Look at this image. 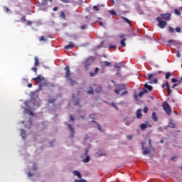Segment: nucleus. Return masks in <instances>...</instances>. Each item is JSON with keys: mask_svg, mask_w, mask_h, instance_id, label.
<instances>
[{"mask_svg": "<svg viewBox=\"0 0 182 182\" xmlns=\"http://www.w3.org/2000/svg\"><path fill=\"white\" fill-rule=\"evenodd\" d=\"M171 75V73H167L166 74V79H170Z\"/></svg>", "mask_w": 182, "mask_h": 182, "instance_id": "obj_34", "label": "nucleus"}, {"mask_svg": "<svg viewBox=\"0 0 182 182\" xmlns=\"http://www.w3.org/2000/svg\"><path fill=\"white\" fill-rule=\"evenodd\" d=\"M144 88L148 89V90H150V91L153 90V87L151 85H149V84L147 83L144 84Z\"/></svg>", "mask_w": 182, "mask_h": 182, "instance_id": "obj_16", "label": "nucleus"}, {"mask_svg": "<svg viewBox=\"0 0 182 182\" xmlns=\"http://www.w3.org/2000/svg\"><path fill=\"white\" fill-rule=\"evenodd\" d=\"M92 65V59L88 58L85 62V68L89 69V66Z\"/></svg>", "mask_w": 182, "mask_h": 182, "instance_id": "obj_11", "label": "nucleus"}, {"mask_svg": "<svg viewBox=\"0 0 182 182\" xmlns=\"http://www.w3.org/2000/svg\"><path fill=\"white\" fill-rule=\"evenodd\" d=\"M55 100H56V99H55V98L50 99L48 100V105L50 103H51V105H53V103L55 102Z\"/></svg>", "mask_w": 182, "mask_h": 182, "instance_id": "obj_25", "label": "nucleus"}, {"mask_svg": "<svg viewBox=\"0 0 182 182\" xmlns=\"http://www.w3.org/2000/svg\"><path fill=\"white\" fill-rule=\"evenodd\" d=\"M152 119L154 122H157V120H159V117H157V114H156V112L152 113Z\"/></svg>", "mask_w": 182, "mask_h": 182, "instance_id": "obj_18", "label": "nucleus"}, {"mask_svg": "<svg viewBox=\"0 0 182 182\" xmlns=\"http://www.w3.org/2000/svg\"><path fill=\"white\" fill-rule=\"evenodd\" d=\"M28 177H33V174L31 173V172L28 173Z\"/></svg>", "mask_w": 182, "mask_h": 182, "instance_id": "obj_53", "label": "nucleus"}, {"mask_svg": "<svg viewBox=\"0 0 182 182\" xmlns=\"http://www.w3.org/2000/svg\"><path fill=\"white\" fill-rule=\"evenodd\" d=\"M166 86L168 92H170V85H168V83L167 82H166Z\"/></svg>", "mask_w": 182, "mask_h": 182, "instance_id": "obj_36", "label": "nucleus"}, {"mask_svg": "<svg viewBox=\"0 0 182 182\" xmlns=\"http://www.w3.org/2000/svg\"><path fill=\"white\" fill-rule=\"evenodd\" d=\"M114 92L117 95H120L121 96L129 94V92L126 90V85L124 84H120L118 86V89H116Z\"/></svg>", "mask_w": 182, "mask_h": 182, "instance_id": "obj_3", "label": "nucleus"}, {"mask_svg": "<svg viewBox=\"0 0 182 182\" xmlns=\"http://www.w3.org/2000/svg\"><path fill=\"white\" fill-rule=\"evenodd\" d=\"M141 112H142L141 108H139V109H137L136 111L137 119H141V117H143V114H141Z\"/></svg>", "mask_w": 182, "mask_h": 182, "instance_id": "obj_12", "label": "nucleus"}, {"mask_svg": "<svg viewBox=\"0 0 182 182\" xmlns=\"http://www.w3.org/2000/svg\"><path fill=\"white\" fill-rule=\"evenodd\" d=\"M73 176L78 177V178H82V174L80 173V172H79L77 171H73Z\"/></svg>", "mask_w": 182, "mask_h": 182, "instance_id": "obj_14", "label": "nucleus"}, {"mask_svg": "<svg viewBox=\"0 0 182 182\" xmlns=\"http://www.w3.org/2000/svg\"><path fill=\"white\" fill-rule=\"evenodd\" d=\"M87 95H93V88L91 87L90 90L87 91Z\"/></svg>", "mask_w": 182, "mask_h": 182, "instance_id": "obj_27", "label": "nucleus"}, {"mask_svg": "<svg viewBox=\"0 0 182 182\" xmlns=\"http://www.w3.org/2000/svg\"><path fill=\"white\" fill-rule=\"evenodd\" d=\"M147 112H149V108H147V107H145L144 108V113H147Z\"/></svg>", "mask_w": 182, "mask_h": 182, "instance_id": "obj_42", "label": "nucleus"}, {"mask_svg": "<svg viewBox=\"0 0 182 182\" xmlns=\"http://www.w3.org/2000/svg\"><path fill=\"white\" fill-rule=\"evenodd\" d=\"M33 80H35L37 85H38L39 90H42V87L46 86V81L45 80V77L42 75H38L36 78H33Z\"/></svg>", "mask_w": 182, "mask_h": 182, "instance_id": "obj_2", "label": "nucleus"}, {"mask_svg": "<svg viewBox=\"0 0 182 182\" xmlns=\"http://www.w3.org/2000/svg\"><path fill=\"white\" fill-rule=\"evenodd\" d=\"M31 70H33V72H34V73H38V68H36V67H33L31 68Z\"/></svg>", "mask_w": 182, "mask_h": 182, "instance_id": "obj_29", "label": "nucleus"}, {"mask_svg": "<svg viewBox=\"0 0 182 182\" xmlns=\"http://www.w3.org/2000/svg\"><path fill=\"white\" fill-rule=\"evenodd\" d=\"M156 21L159 22L158 26L161 28V29H164V28L167 26V22L165 21H163L161 18L158 17L156 18Z\"/></svg>", "mask_w": 182, "mask_h": 182, "instance_id": "obj_5", "label": "nucleus"}, {"mask_svg": "<svg viewBox=\"0 0 182 182\" xmlns=\"http://www.w3.org/2000/svg\"><path fill=\"white\" fill-rule=\"evenodd\" d=\"M91 123H95V124H97V126L98 130H100V132H103V131L102 130V127L100 126V124H97V123L96 122V121L92 120V121L91 122Z\"/></svg>", "mask_w": 182, "mask_h": 182, "instance_id": "obj_19", "label": "nucleus"}, {"mask_svg": "<svg viewBox=\"0 0 182 182\" xmlns=\"http://www.w3.org/2000/svg\"><path fill=\"white\" fill-rule=\"evenodd\" d=\"M140 127L141 130H146L147 129V124H141Z\"/></svg>", "mask_w": 182, "mask_h": 182, "instance_id": "obj_21", "label": "nucleus"}, {"mask_svg": "<svg viewBox=\"0 0 182 182\" xmlns=\"http://www.w3.org/2000/svg\"><path fill=\"white\" fill-rule=\"evenodd\" d=\"M109 12L111 14V15H116V11H109Z\"/></svg>", "mask_w": 182, "mask_h": 182, "instance_id": "obj_46", "label": "nucleus"}, {"mask_svg": "<svg viewBox=\"0 0 182 182\" xmlns=\"http://www.w3.org/2000/svg\"><path fill=\"white\" fill-rule=\"evenodd\" d=\"M97 73H99V68H96L94 72L90 73V75L91 77H94V76H96Z\"/></svg>", "mask_w": 182, "mask_h": 182, "instance_id": "obj_13", "label": "nucleus"}, {"mask_svg": "<svg viewBox=\"0 0 182 182\" xmlns=\"http://www.w3.org/2000/svg\"><path fill=\"white\" fill-rule=\"evenodd\" d=\"M25 105L28 109H35V107H39V106H41V100H39V97L35 94L31 97L30 101L25 102Z\"/></svg>", "mask_w": 182, "mask_h": 182, "instance_id": "obj_1", "label": "nucleus"}, {"mask_svg": "<svg viewBox=\"0 0 182 182\" xmlns=\"http://www.w3.org/2000/svg\"><path fill=\"white\" fill-rule=\"evenodd\" d=\"M90 117L91 118V119H95V117H93V115H90Z\"/></svg>", "mask_w": 182, "mask_h": 182, "instance_id": "obj_64", "label": "nucleus"}, {"mask_svg": "<svg viewBox=\"0 0 182 182\" xmlns=\"http://www.w3.org/2000/svg\"><path fill=\"white\" fill-rule=\"evenodd\" d=\"M70 119L72 122H75V118L73 117V116L70 115Z\"/></svg>", "mask_w": 182, "mask_h": 182, "instance_id": "obj_50", "label": "nucleus"}, {"mask_svg": "<svg viewBox=\"0 0 182 182\" xmlns=\"http://www.w3.org/2000/svg\"><path fill=\"white\" fill-rule=\"evenodd\" d=\"M145 93H147V90L144 89L142 91H141V92L139 93V97H142L143 95H144Z\"/></svg>", "mask_w": 182, "mask_h": 182, "instance_id": "obj_20", "label": "nucleus"}, {"mask_svg": "<svg viewBox=\"0 0 182 182\" xmlns=\"http://www.w3.org/2000/svg\"><path fill=\"white\" fill-rule=\"evenodd\" d=\"M4 11L6 12V14H8V12H9V8L5 6L4 7Z\"/></svg>", "mask_w": 182, "mask_h": 182, "instance_id": "obj_30", "label": "nucleus"}, {"mask_svg": "<svg viewBox=\"0 0 182 182\" xmlns=\"http://www.w3.org/2000/svg\"><path fill=\"white\" fill-rule=\"evenodd\" d=\"M142 149H143V154L144 156H146L147 154H150V148L146 147V143L143 142L141 144Z\"/></svg>", "mask_w": 182, "mask_h": 182, "instance_id": "obj_8", "label": "nucleus"}, {"mask_svg": "<svg viewBox=\"0 0 182 182\" xmlns=\"http://www.w3.org/2000/svg\"><path fill=\"white\" fill-rule=\"evenodd\" d=\"M158 130H159V132H163V128H162L161 127H159L158 128Z\"/></svg>", "mask_w": 182, "mask_h": 182, "instance_id": "obj_56", "label": "nucleus"}, {"mask_svg": "<svg viewBox=\"0 0 182 182\" xmlns=\"http://www.w3.org/2000/svg\"><path fill=\"white\" fill-rule=\"evenodd\" d=\"M176 56H177L178 58H181V53H180V50H178V51H177Z\"/></svg>", "mask_w": 182, "mask_h": 182, "instance_id": "obj_41", "label": "nucleus"}, {"mask_svg": "<svg viewBox=\"0 0 182 182\" xmlns=\"http://www.w3.org/2000/svg\"><path fill=\"white\" fill-rule=\"evenodd\" d=\"M93 11H96V12H99V7H97V6H94Z\"/></svg>", "mask_w": 182, "mask_h": 182, "instance_id": "obj_32", "label": "nucleus"}, {"mask_svg": "<svg viewBox=\"0 0 182 182\" xmlns=\"http://www.w3.org/2000/svg\"><path fill=\"white\" fill-rule=\"evenodd\" d=\"M96 155L97 156V157H102V156H103V154L97 153Z\"/></svg>", "mask_w": 182, "mask_h": 182, "instance_id": "obj_52", "label": "nucleus"}, {"mask_svg": "<svg viewBox=\"0 0 182 182\" xmlns=\"http://www.w3.org/2000/svg\"><path fill=\"white\" fill-rule=\"evenodd\" d=\"M119 38H121V39H123V38H124V34H122L121 36H119Z\"/></svg>", "mask_w": 182, "mask_h": 182, "instance_id": "obj_60", "label": "nucleus"}, {"mask_svg": "<svg viewBox=\"0 0 182 182\" xmlns=\"http://www.w3.org/2000/svg\"><path fill=\"white\" fill-rule=\"evenodd\" d=\"M68 127L70 132V136L71 137H75V128L73 127V126H72V124H68Z\"/></svg>", "mask_w": 182, "mask_h": 182, "instance_id": "obj_10", "label": "nucleus"}, {"mask_svg": "<svg viewBox=\"0 0 182 182\" xmlns=\"http://www.w3.org/2000/svg\"><path fill=\"white\" fill-rule=\"evenodd\" d=\"M162 107L164 110L166 112V113L168 114V116H170L171 114V108L170 107V105H168V103L164 102L162 105Z\"/></svg>", "mask_w": 182, "mask_h": 182, "instance_id": "obj_6", "label": "nucleus"}, {"mask_svg": "<svg viewBox=\"0 0 182 182\" xmlns=\"http://www.w3.org/2000/svg\"><path fill=\"white\" fill-rule=\"evenodd\" d=\"M175 14H176V15L180 16L181 13L180 12V10L176 9V10H175Z\"/></svg>", "mask_w": 182, "mask_h": 182, "instance_id": "obj_37", "label": "nucleus"}, {"mask_svg": "<svg viewBox=\"0 0 182 182\" xmlns=\"http://www.w3.org/2000/svg\"><path fill=\"white\" fill-rule=\"evenodd\" d=\"M60 17L63 18V19H65V13L63 11H61L60 13Z\"/></svg>", "mask_w": 182, "mask_h": 182, "instance_id": "obj_35", "label": "nucleus"}, {"mask_svg": "<svg viewBox=\"0 0 182 182\" xmlns=\"http://www.w3.org/2000/svg\"><path fill=\"white\" fill-rule=\"evenodd\" d=\"M40 42L46 41V38L44 36H41L39 38Z\"/></svg>", "mask_w": 182, "mask_h": 182, "instance_id": "obj_31", "label": "nucleus"}, {"mask_svg": "<svg viewBox=\"0 0 182 182\" xmlns=\"http://www.w3.org/2000/svg\"><path fill=\"white\" fill-rule=\"evenodd\" d=\"M86 28H87V25H82L81 26V29L84 30V29H86Z\"/></svg>", "mask_w": 182, "mask_h": 182, "instance_id": "obj_48", "label": "nucleus"}, {"mask_svg": "<svg viewBox=\"0 0 182 182\" xmlns=\"http://www.w3.org/2000/svg\"><path fill=\"white\" fill-rule=\"evenodd\" d=\"M149 149L151 147V139H149Z\"/></svg>", "mask_w": 182, "mask_h": 182, "instance_id": "obj_57", "label": "nucleus"}, {"mask_svg": "<svg viewBox=\"0 0 182 182\" xmlns=\"http://www.w3.org/2000/svg\"><path fill=\"white\" fill-rule=\"evenodd\" d=\"M161 16L165 21H171V14L170 13L161 14Z\"/></svg>", "mask_w": 182, "mask_h": 182, "instance_id": "obj_9", "label": "nucleus"}, {"mask_svg": "<svg viewBox=\"0 0 182 182\" xmlns=\"http://www.w3.org/2000/svg\"><path fill=\"white\" fill-rule=\"evenodd\" d=\"M156 76H157V73L149 74L148 75V77H149L150 84L157 83V79L154 78V77H156Z\"/></svg>", "mask_w": 182, "mask_h": 182, "instance_id": "obj_7", "label": "nucleus"}, {"mask_svg": "<svg viewBox=\"0 0 182 182\" xmlns=\"http://www.w3.org/2000/svg\"><path fill=\"white\" fill-rule=\"evenodd\" d=\"M53 11H58V7H54V8H53Z\"/></svg>", "mask_w": 182, "mask_h": 182, "instance_id": "obj_63", "label": "nucleus"}, {"mask_svg": "<svg viewBox=\"0 0 182 182\" xmlns=\"http://www.w3.org/2000/svg\"><path fill=\"white\" fill-rule=\"evenodd\" d=\"M169 127H171L172 129H174V127H176V124H169Z\"/></svg>", "mask_w": 182, "mask_h": 182, "instance_id": "obj_47", "label": "nucleus"}, {"mask_svg": "<svg viewBox=\"0 0 182 182\" xmlns=\"http://www.w3.org/2000/svg\"><path fill=\"white\" fill-rule=\"evenodd\" d=\"M175 29L178 33H180V32H181V28H180V27H176Z\"/></svg>", "mask_w": 182, "mask_h": 182, "instance_id": "obj_33", "label": "nucleus"}, {"mask_svg": "<svg viewBox=\"0 0 182 182\" xmlns=\"http://www.w3.org/2000/svg\"><path fill=\"white\" fill-rule=\"evenodd\" d=\"M26 22H27V25L28 26H31V25H32V21H26Z\"/></svg>", "mask_w": 182, "mask_h": 182, "instance_id": "obj_49", "label": "nucleus"}, {"mask_svg": "<svg viewBox=\"0 0 182 182\" xmlns=\"http://www.w3.org/2000/svg\"><path fill=\"white\" fill-rule=\"evenodd\" d=\"M171 82L172 83H176V82H177V80H176L175 78H172Z\"/></svg>", "mask_w": 182, "mask_h": 182, "instance_id": "obj_51", "label": "nucleus"}, {"mask_svg": "<svg viewBox=\"0 0 182 182\" xmlns=\"http://www.w3.org/2000/svg\"><path fill=\"white\" fill-rule=\"evenodd\" d=\"M168 43H171L174 42V40H168Z\"/></svg>", "mask_w": 182, "mask_h": 182, "instance_id": "obj_61", "label": "nucleus"}, {"mask_svg": "<svg viewBox=\"0 0 182 182\" xmlns=\"http://www.w3.org/2000/svg\"><path fill=\"white\" fill-rule=\"evenodd\" d=\"M27 86L28 87H32V83H28Z\"/></svg>", "mask_w": 182, "mask_h": 182, "instance_id": "obj_59", "label": "nucleus"}, {"mask_svg": "<svg viewBox=\"0 0 182 182\" xmlns=\"http://www.w3.org/2000/svg\"><path fill=\"white\" fill-rule=\"evenodd\" d=\"M116 48V46H109V49H114Z\"/></svg>", "mask_w": 182, "mask_h": 182, "instance_id": "obj_55", "label": "nucleus"}, {"mask_svg": "<svg viewBox=\"0 0 182 182\" xmlns=\"http://www.w3.org/2000/svg\"><path fill=\"white\" fill-rule=\"evenodd\" d=\"M79 182H87V181L85 179L78 180Z\"/></svg>", "mask_w": 182, "mask_h": 182, "instance_id": "obj_54", "label": "nucleus"}, {"mask_svg": "<svg viewBox=\"0 0 182 182\" xmlns=\"http://www.w3.org/2000/svg\"><path fill=\"white\" fill-rule=\"evenodd\" d=\"M121 45L122 46H123L124 48H126V39H122L121 41Z\"/></svg>", "mask_w": 182, "mask_h": 182, "instance_id": "obj_23", "label": "nucleus"}, {"mask_svg": "<svg viewBox=\"0 0 182 182\" xmlns=\"http://www.w3.org/2000/svg\"><path fill=\"white\" fill-rule=\"evenodd\" d=\"M34 66H39V58L38 57L34 58Z\"/></svg>", "mask_w": 182, "mask_h": 182, "instance_id": "obj_17", "label": "nucleus"}, {"mask_svg": "<svg viewBox=\"0 0 182 182\" xmlns=\"http://www.w3.org/2000/svg\"><path fill=\"white\" fill-rule=\"evenodd\" d=\"M65 70L66 72L65 77L66 79H68V80L70 82L71 86H74V85H76V82H75V80L70 78V68L69 66H66L65 68Z\"/></svg>", "mask_w": 182, "mask_h": 182, "instance_id": "obj_4", "label": "nucleus"}, {"mask_svg": "<svg viewBox=\"0 0 182 182\" xmlns=\"http://www.w3.org/2000/svg\"><path fill=\"white\" fill-rule=\"evenodd\" d=\"M176 86H178V84H174L173 85V89H174V87H176Z\"/></svg>", "mask_w": 182, "mask_h": 182, "instance_id": "obj_62", "label": "nucleus"}, {"mask_svg": "<svg viewBox=\"0 0 182 182\" xmlns=\"http://www.w3.org/2000/svg\"><path fill=\"white\" fill-rule=\"evenodd\" d=\"M61 2H63L64 4H69L70 1L69 0H61Z\"/></svg>", "mask_w": 182, "mask_h": 182, "instance_id": "obj_44", "label": "nucleus"}, {"mask_svg": "<svg viewBox=\"0 0 182 182\" xmlns=\"http://www.w3.org/2000/svg\"><path fill=\"white\" fill-rule=\"evenodd\" d=\"M168 31L170 33H174V28L173 27H168Z\"/></svg>", "mask_w": 182, "mask_h": 182, "instance_id": "obj_26", "label": "nucleus"}, {"mask_svg": "<svg viewBox=\"0 0 182 182\" xmlns=\"http://www.w3.org/2000/svg\"><path fill=\"white\" fill-rule=\"evenodd\" d=\"M110 105H111V106L114 107V109H116V110H119V107H117V106H116V104L114 102H112Z\"/></svg>", "mask_w": 182, "mask_h": 182, "instance_id": "obj_28", "label": "nucleus"}, {"mask_svg": "<svg viewBox=\"0 0 182 182\" xmlns=\"http://www.w3.org/2000/svg\"><path fill=\"white\" fill-rule=\"evenodd\" d=\"M21 21H23V22H26V16H23L22 17H21Z\"/></svg>", "mask_w": 182, "mask_h": 182, "instance_id": "obj_39", "label": "nucleus"}, {"mask_svg": "<svg viewBox=\"0 0 182 182\" xmlns=\"http://www.w3.org/2000/svg\"><path fill=\"white\" fill-rule=\"evenodd\" d=\"M32 170H38V166H36V164H33L32 166Z\"/></svg>", "mask_w": 182, "mask_h": 182, "instance_id": "obj_38", "label": "nucleus"}, {"mask_svg": "<svg viewBox=\"0 0 182 182\" xmlns=\"http://www.w3.org/2000/svg\"><path fill=\"white\" fill-rule=\"evenodd\" d=\"M73 46H75V44L72 42H70L69 44H68L67 46H65V49H67V50L72 49V48H73Z\"/></svg>", "mask_w": 182, "mask_h": 182, "instance_id": "obj_15", "label": "nucleus"}, {"mask_svg": "<svg viewBox=\"0 0 182 182\" xmlns=\"http://www.w3.org/2000/svg\"><path fill=\"white\" fill-rule=\"evenodd\" d=\"M83 163H89L90 161V156H87L85 159L82 160Z\"/></svg>", "mask_w": 182, "mask_h": 182, "instance_id": "obj_22", "label": "nucleus"}, {"mask_svg": "<svg viewBox=\"0 0 182 182\" xmlns=\"http://www.w3.org/2000/svg\"><path fill=\"white\" fill-rule=\"evenodd\" d=\"M105 65H106V66H110V65H112V64L110 63V62H108V61H105Z\"/></svg>", "mask_w": 182, "mask_h": 182, "instance_id": "obj_45", "label": "nucleus"}, {"mask_svg": "<svg viewBox=\"0 0 182 182\" xmlns=\"http://www.w3.org/2000/svg\"><path fill=\"white\" fill-rule=\"evenodd\" d=\"M99 25H100V26H103V22L99 21Z\"/></svg>", "mask_w": 182, "mask_h": 182, "instance_id": "obj_58", "label": "nucleus"}, {"mask_svg": "<svg viewBox=\"0 0 182 182\" xmlns=\"http://www.w3.org/2000/svg\"><path fill=\"white\" fill-rule=\"evenodd\" d=\"M125 124H126V126H130V124H132V121H127L125 122Z\"/></svg>", "mask_w": 182, "mask_h": 182, "instance_id": "obj_40", "label": "nucleus"}, {"mask_svg": "<svg viewBox=\"0 0 182 182\" xmlns=\"http://www.w3.org/2000/svg\"><path fill=\"white\" fill-rule=\"evenodd\" d=\"M121 18H122L123 21H124L125 22H127V23H130V20L128 19L127 18L122 16Z\"/></svg>", "mask_w": 182, "mask_h": 182, "instance_id": "obj_24", "label": "nucleus"}, {"mask_svg": "<svg viewBox=\"0 0 182 182\" xmlns=\"http://www.w3.org/2000/svg\"><path fill=\"white\" fill-rule=\"evenodd\" d=\"M127 139H128V140H132V139H133V136L132 135H127Z\"/></svg>", "mask_w": 182, "mask_h": 182, "instance_id": "obj_43", "label": "nucleus"}]
</instances>
